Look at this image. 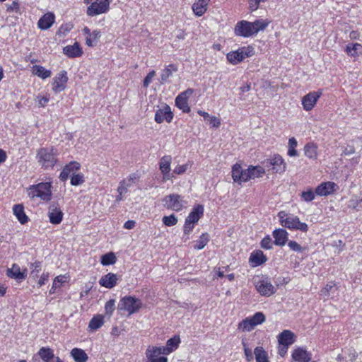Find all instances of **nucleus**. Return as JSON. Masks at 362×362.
<instances>
[{"mask_svg": "<svg viewBox=\"0 0 362 362\" xmlns=\"http://www.w3.org/2000/svg\"><path fill=\"white\" fill-rule=\"evenodd\" d=\"M269 23L267 19L257 20L254 22L243 20L236 24L234 32L237 36L248 37L265 30Z\"/></svg>", "mask_w": 362, "mask_h": 362, "instance_id": "1", "label": "nucleus"}, {"mask_svg": "<svg viewBox=\"0 0 362 362\" xmlns=\"http://www.w3.org/2000/svg\"><path fill=\"white\" fill-rule=\"evenodd\" d=\"M302 197L305 202H311L315 199V194L313 190L309 189L302 192Z\"/></svg>", "mask_w": 362, "mask_h": 362, "instance_id": "55", "label": "nucleus"}, {"mask_svg": "<svg viewBox=\"0 0 362 362\" xmlns=\"http://www.w3.org/2000/svg\"><path fill=\"white\" fill-rule=\"evenodd\" d=\"M90 36H86V44L89 46H93V43L96 42L98 38L100 37V32L98 30H94Z\"/></svg>", "mask_w": 362, "mask_h": 362, "instance_id": "45", "label": "nucleus"}, {"mask_svg": "<svg viewBox=\"0 0 362 362\" xmlns=\"http://www.w3.org/2000/svg\"><path fill=\"white\" fill-rule=\"evenodd\" d=\"M38 105L40 107H45L49 100V95L37 96Z\"/></svg>", "mask_w": 362, "mask_h": 362, "instance_id": "62", "label": "nucleus"}, {"mask_svg": "<svg viewBox=\"0 0 362 362\" xmlns=\"http://www.w3.org/2000/svg\"><path fill=\"white\" fill-rule=\"evenodd\" d=\"M251 321L255 324V326L263 323L265 321V316L261 312L256 313L253 316L250 317Z\"/></svg>", "mask_w": 362, "mask_h": 362, "instance_id": "47", "label": "nucleus"}, {"mask_svg": "<svg viewBox=\"0 0 362 362\" xmlns=\"http://www.w3.org/2000/svg\"><path fill=\"white\" fill-rule=\"evenodd\" d=\"M278 217L283 227L291 230H298L302 232H307L308 230V226L305 223L300 222L298 216L291 214L281 211L279 212Z\"/></svg>", "mask_w": 362, "mask_h": 362, "instance_id": "3", "label": "nucleus"}, {"mask_svg": "<svg viewBox=\"0 0 362 362\" xmlns=\"http://www.w3.org/2000/svg\"><path fill=\"white\" fill-rule=\"evenodd\" d=\"M194 90L192 88H188L185 91L179 94L175 98L176 106L182 110L184 112H189L190 107L188 105L187 100L189 97L193 93Z\"/></svg>", "mask_w": 362, "mask_h": 362, "instance_id": "13", "label": "nucleus"}, {"mask_svg": "<svg viewBox=\"0 0 362 362\" xmlns=\"http://www.w3.org/2000/svg\"><path fill=\"white\" fill-rule=\"evenodd\" d=\"M194 223L188 222V220L185 219L184 227H183L184 233L186 235L189 234L194 228Z\"/></svg>", "mask_w": 362, "mask_h": 362, "instance_id": "58", "label": "nucleus"}, {"mask_svg": "<svg viewBox=\"0 0 362 362\" xmlns=\"http://www.w3.org/2000/svg\"><path fill=\"white\" fill-rule=\"evenodd\" d=\"M208 242L209 235L207 233H203L197 241V244L194 245V248L197 250H202L206 246Z\"/></svg>", "mask_w": 362, "mask_h": 362, "instance_id": "46", "label": "nucleus"}, {"mask_svg": "<svg viewBox=\"0 0 362 362\" xmlns=\"http://www.w3.org/2000/svg\"><path fill=\"white\" fill-rule=\"evenodd\" d=\"M265 166L271 167V170L274 173H283L286 169V163L284 162L283 158L279 155H276L274 157L266 160L264 162Z\"/></svg>", "mask_w": 362, "mask_h": 362, "instance_id": "9", "label": "nucleus"}, {"mask_svg": "<svg viewBox=\"0 0 362 362\" xmlns=\"http://www.w3.org/2000/svg\"><path fill=\"white\" fill-rule=\"evenodd\" d=\"M163 202L165 207L175 211H181L187 205V202L177 194L165 196L163 199Z\"/></svg>", "mask_w": 362, "mask_h": 362, "instance_id": "8", "label": "nucleus"}, {"mask_svg": "<svg viewBox=\"0 0 362 362\" xmlns=\"http://www.w3.org/2000/svg\"><path fill=\"white\" fill-rule=\"evenodd\" d=\"M278 341L281 346H290L294 342V334L290 330H284L279 334Z\"/></svg>", "mask_w": 362, "mask_h": 362, "instance_id": "24", "label": "nucleus"}, {"mask_svg": "<svg viewBox=\"0 0 362 362\" xmlns=\"http://www.w3.org/2000/svg\"><path fill=\"white\" fill-rule=\"evenodd\" d=\"M267 259L262 251L256 250L251 253L249 261L252 267H257L264 263Z\"/></svg>", "mask_w": 362, "mask_h": 362, "instance_id": "25", "label": "nucleus"}, {"mask_svg": "<svg viewBox=\"0 0 362 362\" xmlns=\"http://www.w3.org/2000/svg\"><path fill=\"white\" fill-rule=\"evenodd\" d=\"M243 169L240 164H235L232 168V177L234 182H239L240 181Z\"/></svg>", "mask_w": 362, "mask_h": 362, "instance_id": "40", "label": "nucleus"}, {"mask_svg": "<svg viewBox=\"0 0 362 362\" xmlns=\"http://www.w3.org/2000/svg\"><path fill=\"white\" fill-rule=\"evenodd\" d=\"M273 237L274 238V243L276 245L284 246L288 240V233L282 228H278L273 231Z\"/></svg>", "mask_w": 362, "mask_h": 362, "instance_id": "20", "label": "nucleus"}, {"mask_svg": "<svg viewBox=\"0 0 362 362\" xmlns=\"http://www.w3.org/2000/svg\"><path fill=\"white\" fill-rule=\"evenodd\" d=\"M32 73L42 79L47 78L52 75L51 71L40 65H34L32 67Z\"/></svg>", "mask_w": 362, "mask_h": 362, "instance_id": "31", "label": "nucleus"}, {"mask_svg": "<svg viewBox=\"0 0 362 362\" xmlns=\"http://www.w3.org/2000/svg\"><path fill=\"white\" fill-rule=\"evenodd\" d=\"M288 246L291 250L297 252H303L306 250V247H303L300 244L294 240L288 241Z\"/></svg>", "mask_w": 362, "mask_h": 362, "instance_id": "49", "label": "nucleus"}, {"mask_svg": "<svg viewBox=\"0 0 362 362\" xmlns=\"http://www.w3.org/2000/svg\"><path fill=\"white\" fill-rule=\"evenodd\" d=\"M346 54L352 57H358L362 55V45L359 43H349L346 46Z\"/></svg>", "mask_w": 362, "mask_h": 362, "instance_id": "29", "label": "nucleus"}, {"mask_svg": "<svg viewBox=\"0 0 362 362\" xmlns=\"http://www.w3.org/2000/svg\"><path fill=\"white\" fill-rule=\"evenodd\" d=\"M180 343V337L175 336L174 337L170 338L167 341L166 346L168 348H171V349H169V350H170V352H173V351L177 349Z\"/></svg>", "mask_w": 362, "mask_h": 362, "instance_id": "44", "label": "nucleus"}, {"mask_svg": "<svg viewBox=\"0 0 362 362\" xmlns=\"http://www.w3.org/2000/svg\"><path fill=\"white\" fill-rule=\"evenodd\" d=\"M71 28H72L71 25H69V24L62 25L59 28V29L58 30V33L62 34V35H66L67 33H69L71 30Z\"/></svg>", "mask_w": 362, "mask_h": 362, "instance_id": "63", "label": "nucleus"}, {"mask_svg": "<svg viewBox=\"0 0 362 362\" xmlns=\"http://www.w3.org/2000/svg\"><path fill=\"white\" fill-rule=\"evenodd\" d=\"M321 90L310 92L302 98L303 107L305 111L311 110L321 97Z\"/></svg>", "mask_w": 362, "mask_h": 362, "instance_id": "12", "label": "nucleus"}, {"mask_svg": "<svg viewBox=\"0 0 362 362\" xmlns=\"http://www.w3.org/2000/svg\"><path fill=\"white\" fill-rule=\"evenodd\" d=\"M71 355L76 362H86L88 360L86 352L78 348H74L71 351Z\"/></svg>", "mask_w": 362, "mask_h": 362, "instance_id": "33", "label": "nucleus"}, {"mask_svg": "<svg viewBox=\"0 0 362 362\" xmlns=\"http://www.w3.org/2000/svg\"><path fill=\"white\" fill-rule=\"evenodd\" d=\"M255 288L264 296H270L276 292V288L268 278H262L257 281Z\"/></svg>", "mask_w": 362, "mask_h": 362, "instance_id": "11", "label": "nucleus"}, {"mask_svg": "<svg viewBox=\"0 0 362 362\" xmlns=\"http://www.w3.org/2000/svg\"><path fill=\"white\" fill-rule=\"evenodd\" d=\"M210 0H197L192 5V10L197 16H202L207 10V6Z\"/></svg>", "mask_w": 362, "mask_h": 362, "instance_id": "27", "label": "nucleus"}, {"mask_svg": "<svg viewBox=\"0 0 362 362\" xmlns=\"http://www.w3.org/2000/svg\"><path fill=\"white\" fill-rule=\"evenodd\" d=\"M257 362H269L267 354L262 347L257 346L254 350Z\"/></svg>", "mask_w": 362, "mask_h": 362, "instance_id": "37", "label": "nucleus"}, {"mask_svg": "<svg viewBox=\"0 0 362 362\" xmlns=\"http://www.w3.org/2000/svg\"><path fill=\"white\" fill-rule=\"evenodd\" d=\"M155 74H156V72L155 71L152 70L148 74L147 76L145 77L144 80V86L147 88L149 84L151 83L153 78L155 76Z\"/></svg>", "mask_w": 362, "mask_h": 362, "instance_id": "57", "label": "nucleus"}, {"mask_svg": "<svg viewBox=\"0 0 362 362\" xmlns=\"http://www.w3.org/2000/svg\"><path fill=\"white\" fill-rule=\"evenodd\" d=\"M337 185L332 182H327L320 184L315 189V193L320 196H327L335 190Z\"/></svg>", "mask_w": 362, "mask_h": 362, "instance_id": "18", "label": "nucleus"}, {"mask_svg": "<svg viewBox=\"0 0 362 362\" xmlns=\"http://www.w3.org/2000/svg\"><path fill=\"white\" fill-rule=\"evenodd\" d=\"M292 358L296 362H309L311 354L303 348H297L292 353Z\"/></svg>", "mask_w": 362, "mask_h": 362, "instance_id": "19", "label": "nucleus"}, {"mask_svg": "<svg viewBox=\"0 0 362 362\" xmlns=\"http://www.w3.org/2000/svg\"><path fill=\"white\" fill-rule=\"evenodd\" d=\"M163 223L166 226H173L177 224V218L174 214H172L168 216H165L163 218Z\"/></svg>", "mask_w": 362, "mask_h": 362, "instance_id": "48", "label": "nucleus"}, {"mask_svg": "<svg viewBox=\"0 0 362 362\" xmlns=\"http://www.w3.org/2000/svg\"><path fill=\"white\" fill-rule=\"evenodd\" d=\"M27 268L21 269L18 264L13 263L11 268L6 269V276L15 279L17 282H22L27 277Z\"/></svg>", "mask_w": 362, "mask_h": 362, "instance_id": "10", "label": "nucleus"}, {"mask_svg": "<svg viewBox=\"0 0 362 362\" xmlns=\"http://www.w3.org/2000/svg\"><path fill=\"white\" fill-rule=\"evenodd\" d=\"M131 187L130 183H127L126 180H122L117 187L118 196L115 199V202L119 203L123 199V194L128 192L129 187Z\"/></svg>", "mask_w": 362, "mask_h": 362, "instance_id": "32", "label": "nucleus"}, {"mask_svg": "<svg viewBox=\"0 0 362 362\" xmlns=\"http://www.w3.org/2000/svg\"><path fill=\"white\" fill-rule=\"evenodd\" d=\"M243 345L244 347V352L247 361H251L253 359V354L252 350L247 347V345L245 342H243Z\"/></svg>", "mask_w": 362, "mask_h": 362, "instance_id": "60", "label": "nucleus"}, {"mask_svg": "<svg viewBox=\"0 0 362 362\" xmlns=\"http://www.w3.org/2000/svg\"><path fill=\"white\" fill-rule=\"evenodd\" d=\"M170 348H168L167 346H148L146 350H150V351L160 356L161 354L163 355H168L170 354V350H169Z\"/></svg>", "mask_w": 362, "mask_h": 362, "instance_id": "41", "label": "nucleus"}, {"mask_svg": "<svg viewBox=\"0 0 362 362\" xmlns=\"http://www.w3.org/2000/svg\"><path fill=\"white\" fill-rule=\"evenodd\" d=\"M29 196L31 198L40 197L41 199L48 201L51 199V185L49 182H41L33 185L29 188Z\"/></svg>", "mask_w": 362, "mask_h": 362, "instance_id": "7", "label": "nucleus"}, {"mask_svg": "<svg viewBox=\"0 0 362 362\" xmlns=\"http://www.w3.org/2000/svg\"><path fill=\"white\" fill-rule=\"evenodd\" d=\"M251 180V175H250L249 167L247 169L243 170L240 183L245 182Z\"/></svg>", "mask_w": 362, "mask_h": 362, "instance_id": "59", "label": "nucleus"}, {"mask_svg": "<svg viewBox=\"0 0 362 362\" xmlns=\"http://www.w3.org/2000/svg\"><path fill=\"white\" fill-rule=\"evenodd\" d=\"M255 327V324L251 321V319L250 317H247L245 320H242L239 325L238 328L243 329V331H247L250 332Z\"/></svg>", "mask_w": 362, "mask_h": 362, "instance_id": "39", "label": "nucleus"}, {"mask_svg": "<svg viewBox=\"0 0 362 362\" xmlns=\"http://www.w3.org/2000/svg\"><path fill=\"white\" fill-rule=\"evenodd\" d=\"M64 54L69 58H76L82 55L83 51L80 45L75 42L73 45H67L63 49Z\"/></svg>", "mask_w": 362, "mask_h": 362, "instance_id": "21", "label": "nucleus"}, {"mask_svg": "<svg viewBox=\"0 0 362 362\" xmlns=\"http://www.w3.org/2000/svg\"><path fill=\"white\" fill-rule=\"evenodd\" d=\"M66 71H62L54 78L52 90L55 93H60L66 88L68 77Z\"/></svg>", "mask_w": 362, "mask_h": 362, "instance_id": "15", "label": "nucleus"}, {"mask_svg": "<svg viewBox=\"0 0 362 362\" xmlns=\"http://www.w3.org/2000/svg\"><path fill=\"white\" fill-rule=\"evenodd\" d=\"M104 324V317L101 315L94 316L89 322L88 328L95 331Z\"/></svg>", "mask_w": 362, "mask_h": 362, "instance_id": "36", "label": "nucleus"}, {"mask_svg": "<svg viewBox=\"0 0 362 362\" xmlns=\"http://www.w3.org/2000/svg\"><path fill=\"white\" fill-rule=\"evenodd\" d=\"M58 151L53 146L40 148L36 153L38 164L45 170L52 169L57 163Z\"/></svg>", "mask_w": 362, "mask_h": 362, "instance_id": "2", "label": "nucleus"}, {"mask_svg": "<svg viewBox=\"0 0 362 362\" xmlns=\"http://www.w3.org/2000/svg\"><path fill=\"white\" fill-rule=\"evenodd\" d=\"M38 354L44 362H52L54 359V355L53 351L49 348H41Z\"/></svg>", "mask_w": 362, "mask_h": 362, "instance_id": "35", "label": "nucleus"}, {"mask_svg": "<svg viewBox=\"0 0 362 362\" xmlns=\"http://www.w3.org/2000/svg\"><path fill=\"white\" fill-rule=\"evenodd\" d=\"M6 11L18 13L20 11L19 4L16 1H13L11 4H6Z\"/></svg>", "mask_w": 362, "mask_h": 362, "instance_id": "54", "label": "nucleus"}, {"mask_svg": "<svg viewBox=\"0 0 362 362\" xmlns=\"http://www.w3.org/2000/svg\"><path fill=\"white\" fill-rule=\"evenodd\" d=\"M171 160L172 158L170 156H165L160 160L159 165L160 170L163 174V181L169 180L173 177V175L170 173Z\"/></svg>", "mask_w": 362, "mask_h": 362, "instance_id": "16", "label": "nucleus"}, {"mask_svg": "<svg viewBox=\"0 0 362 362\" xmlns=\"http://www.w3.org/2000/svg\"><path fill=\"white\" fill-rule=\"evenodd\" d=\"M69 166H65L62 173H60V175H59V178L61 179V180L62 181H65L66 180H67V178L69 177V176L71 175V172H70V170L69 169Z\"/></svg>", "mask_w": 362, "mask_h": 362, "instance_id": "61", "label": "nucleus"}, {"mask_svg": "<svg viewBox=\"0 0 362 362\" xmlns=\"http://www.w3.org/2000/svg\"><path fill=\"white\" fill-rule=\"evenodd\" d=\"M14 215L21 224H25L28 221V217L24 211V207L22 204H16L13 207Z\"/></svg>", "mask_w": 362, "mask_h": 362, "instance_id": "30", "label": "nucleus"}, {"mask_svg": "<svg viewBox=\"0 0 362 362\" xmlns=\"http://www.w3.org/2000/svg\"><path fill=\"white\" fill-rule=\"evenodd\" d=\"M41 262L39 261H36L34 263L31 264L30 269H31V275L33 276L37 277L38 275V273L41 270Z\"/></svg>", "mask_w": 362, "mask_h": 362, "instance_id": "52", "label": "nucleus"}, {"mask_svg": "<svg viewBox=\"0 0 362 362\" xmlns=\"http://www.w3.org/2000/svg\"><path fill=\"white\" fill-rule=\"evenodd\" d=\"M255 54V49L252 46L243 47L236 51L227 54L226 58L232 64H237L243 62L245 58L250 57Z\"/></svg>", "mask_w": 362, "mask_h": 362, "instance_id": "6", "label": "nucleus"}, {"mask_svg": "<svg viewBox=\"0 0 362 362\" xmlns=\"http://www.w3.org/2000/svg\"><path fill=\"white\" fill-rule=\"evenodd\" d=\"M83 176L81 174H73V175L71 177V184L74 186L79 185L82 183H83Z\"/></svg>", "mask_w": 362, "mask_h": 362, "instance_id": "50", "label": "nucleus"}, {"mask_svg": "<svg viewBox=\"0 0 362 362\" xmlns=\"http://www.w3.org/2000/svg\"><path fill=\"white\" fill-rule=\"evenodd\" d=\"M112 0H83L86 4H89L86 13L88 16H96L107 13L110 10Z\"/></svg>", "mask_w": 362, "mask_h": 362, "instance_id": "4", "label": "nucleus"}, {"mask_svg": "<svg viewBox=\"0 0 362 362\" xmlns=\"http://www.w3.org/2000/svg\"><path fill=\"white\" fill-rule=\"evenodd\" d=\"M297 141L294 137L289 139L288 140V155L291 157L297 156L298 152L296 150V147L297 146Z\"/></svg>", "mask_w": 362, "mask_h": 362, "instance_id": "43", "label": "nucleus"}, {"mask_svg": "<svg viewBox=\"0 0 362 362\" xmlns=\"http://www.w3.org/2000/svg\"><path fill=\"white\" fill-rule=\"evenodd\" d=\"M48 217L51 223L59 224L63 218V213L57 204H53L49 206Z\"/></svg>", "mask_w": 362, "mask_h": 362, "instance_id": "17", "label": "nucleus"}, {"mask_svg": "<svg viewBox=\"0 0 362 362\" xmlns=\"http://www.w3.org/2000/svg\"><path fill=\"white\" fill-rule=\"evenodd\" d=\"M55 16L52 13H47L43 15L38 21L37 25L41 30L49 28L54 23Z\"/></svg>", "mask_w": 362, "mask_h": 362, "instance_id": "22", "label": "nucleus"}, {"mask_svg": "<svg viewBox=\"0 0 362 362\" xmlns=\"http://www.w3.org/2000/svg\"><path fill=\"white\" fill-rule=\"evenodd\" d=\"M115 309V300L114 299H111L105 303V310L106 314L109 315L110 316L112 315Z\"/></svg>", "mask_w": 362, "mask_h": 362, "instance_id": "51", "label": "nucleus"}, {"mask_svg": "<svg viewBox=\"0 0 362 362\" xmlns=\"http://www.w3.org/2000/svg\"><path fill=\"white\" fill-rule=\"evenodd\" d=\"M116 256L113 252L107 253L102 256L101 263L103 265H110L116 262Z\"/></svg>", "mask_w": 362, "mask_h": 362, "instance_id": "42", "label": "nucleus"}, {"mask_svg": "<svg viewBox=\"0 0 362 362\" xmlns=\"http://www.w3.org/2000/svg\"><path fill=\"white\" fill-rule=\"evenodd\" d=\"M203 214L204 206L203 205L199 204L192 209L186 219L188 220V222L196 223L199 221Z\"/></svg>", "mask_w": 362, "mask_h": 362, "instance_id": "26", "label": "nucleus"}, {"mask_svg": "<svg viewBox=\"0 0 362 362\" xmlns=\"http://www.w3.org/2000/svg\"><path fill=\"white\" fill-rule=\"evenodd\" d=\"M317 145L314 142H309L304 146V153L306 157L312 160H316L318 156Z\"/></svg>", "mask_w": 362, "mask_h": 362, "instance_id": "28", "label": "nucleus"}, {"mask_svg": "<svg viewBox=\"0 0 362 362\" xmlns=\"http://www.w3.org/2000/svg\"><path fill=\"white\" fill-rule=\"evenodd\" d=\"M208 121L213 127H218L221 125V121L216 117L211 116Z\"/></svg>", "mask_w": 362, "mask_h": 362, "instance_id": "64", "label": "nucleus"}, {"mask_svg": "<svg viewBox=\"0 0 362 362\" xmlns=\"http://www.w3.org/2000/svg\"><path fill=\"white\" fill-rule=\"evenodd\" d=\"M334 284H327L325 287H324L320 291V295L322 296H329L330 294V292L334 289Z\"/></svg>", "mask_w": 362, "mask_h": 362, "instance_id": "56", "label": "nucleus"}, {"mask_svg": "<svg viewBox=\"0 0 362 362\" xmlns=\"http://www.w3.org/2000/svg\"><path fill=\"white\" fill-rule=\"evenodd\" d=\"M177 68L174 64H170L167 66L163 71L160 75V81L164 83L168 81V79L172 76L173 72H176Z\"/></svg>", "mask_w": 362, "mask_h": 362, "instance_id": "34", "label": "nucleus"}, {"mask_svg": "<svg viewBox=\"0 0 362 362\" xmlns=\"http://www.w3.org/2000/svg\"><path fill=\"white\" fill-rule=\"evenodd\" d=\"M142 306V303L139 298L133 296H124L121 298L117 308L119 310H124L131 315L137 313Z\"/></svg>", "mask_w": 362, "mask_h": 362, "instance_id": "5", "label": "nucleus"}, {"mask_svg": "<svg viewBox=\"0 0 362 362\" xmlns=\"http://www.w3.org/2000/svg\"><path fill=\"white\" fill-rule=\"evenodd\" d=\"M261 247L265 250H270L272 248V240L270 236L267 235L262 240Z\"/></svg>", "mask_w": 362, "mask_h": 362, "instance_id": "53", "label": "nucleus"}, {"mask_svg": "<svg viewBox=\"0 0 362 362\" xmlns=\"http://www.w3.org/2000/svg\"><path fill=\"white\" fill-rule=\"evenodd\" d=\"M250 175H251V179H255L257 177H262L265 173V170L264 168L261 166H249Z\"/></svg>", "mask_w": 362, "mask_h": 362, "instance_id": "38", "label": "nucleus"}, {"mask_svg": "<svg viewBox=\"0 0 362 362\" xmlns=\"http://www.w3.org/2000/svg\"><path fill=\"white\" fill-rule=\"evenodd\" d=\"M117 280L118 278L117 274L108 273L100 278L99 284L100 286L107 288H112L117 284Z\"/></svg>", "mask_w": 362, "mask_h": 362, "instance_id": "23", "label": "nucleus"}, {"mask_svg": "<svg viewBox=\"0 0 362 362\" xmlns=\"http://www.w3.org/2000/svg\"><path fill=\"white\" fill-rule=\"evenodd\" d=\"M173 118V114L170 110V107L165 105L162 107L159 108L156 110L155 114V121L160 124L164 121L167 122H170Z\"/></svg>", "mask_w": 362, "mask_h": 362, "instance_id": "14", "label": "nucleus"}]
</instances>
